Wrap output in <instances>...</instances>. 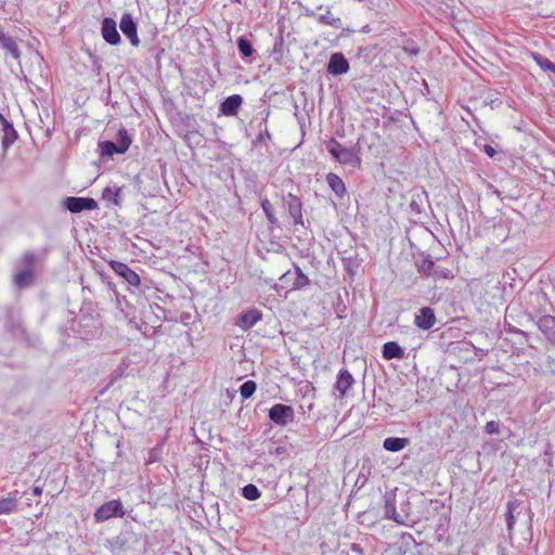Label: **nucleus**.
I'll return each mask as SVG.
<instances>
[{
  "label": "nucleus",
  "mask_w": 555,
  "mask_h": 555,
  "mask_svg": "<svg viewBox=\"0 0 555 555\" xmlns=\"http://www.w3.org/2000/svg\"><path fill=\"white\" fill-rule=\"evenodd\" d=\"M132 140L127 130L121 128L116 141H103L99 143L102 155L112 156L114 154H124L130 146Z\"/></svg>",
  "instance_id": "nucleus-1"
},
{
  "label": "nucleus",
  "mask_w": 555,
  "mask_h": 555,
  "mask_svg": "<svg viewBox=\"0 0 555 555\" xmlns=\"http://www.w3.org/2000/svg\"><path fill=\"white\" fill-rule=\"evenodd\" d=\"M281 288L285 289L286 293L301 289L310 284L309 278L302 272V270L295 266L294 271H286L280 278Z\"/></svg>",
  "instance_id": "nucleus-2"
},
{
  "label": "nucleus",
  "mask_w": 555,
  "mask_h": 555,
  "mask_svg": "<svg viewBox=\"0 0 555 555\" xmlns=\"http://www.w3.org/2000/svg\"><path fill=\"white\" fill-rule=\"evenodd\" d=\"M327 152L340 164L356 166L359 157L352 149L346 147L338 143L335 139H331L326 143Z\"/></svg>",
  "instance_id": "nucleus-3"
},
{
  "label": "nucleus",
  "mask_w": 555,
  "mask_h": 555,
  "mask_svg": "<svg viewBox=\"0 0 555 555\" xmlns=\"http://www.w3.org/2000/svg\"><path fill=\"white\" fill-rule=\"evenodd\" d=\"M125 509L119 500H112L102 504L94 513L98 522L108 520L112 517H122Z\"/></svg>",
  "instance_id": "nucleus-4"
},
{
  "label": "nucleus",
  "mask_w": 555,
  "mask_h": 555,
  "mask_svg": "<svg viewBox=\"0 0 555 555\" xmlns=\"http://www.w3.org/2000/svg\"><path fill=\"white\" fill-rule=\"evenodd\" d=\"M294 409L291 405L276 403L269 410V418L275 425L284 427L294 421Z\"/></svg>",
  "instance_id": "nucleus-5"
},
{
  "label": "nucleus",
  "mask_w": 555,
  "mask_h": 555,
  "mask_svg": "<svg viewBox=\"0 0 555 555\" xmlns=\"http://www.w3.org/2000/svg\"><path fill=\"white\" fill-rule=\"evenodd\" d=\"M63 206L73 214H79L83 210L96 209L98 203L91 197H65Z\"/></svg>",
  "instance_id": "nucleus-6"
},
{
  "label": "nucleus",
  "mask_w": 555,
  "mask_h": 555,
  "mask_svg": "<svg viewBox=\"0 0 555 555\" xmlns=\"http://www.w3.org/2000/svg\"><path fill=\"white\" fill-rule=\"evenodd\" d=\"M109 267L116 274L124 278L130 285H140L141 280L139 274L134 272L132 269H130L128 264L120 261L112 260L109 261Z\"/></svg>",
  "instance_id": "nucleus-7"
},
{
  "label": "nucleus",
  "mask_w": 555,
  "mask_h": 555,
  "mask_svg": "<svg viewBox=\"0 0 555 555\" xmlns=\"http://www.w3.org/2000/svg\"><path fill=\"white\" fill-rule=\"evenodd\" d=\"M120 30L130 40L133 47H138L140 39L137 33V25L130 13L122 14L119 23Z\"/></svg>",
  "instance_id": "nucleus-8"
},
{
  "label": "nucleus",
  "mask_w": 555,
  "mask_h": 555,
  "mask_svg": "<svg viewBox=\"0 0 555 555\" xmlns=\"http://www.w3.org/2000/svg\"><path fill=\"white\" fill-rule=\"evenodd\" d=\"M283 201L287 205L289 217L293 219V224L302 225L304 219H302L301 201L297 196L293 195L292 193H288V195L285 198H283Z\"/></svg>",
  "instance_id": "nucleus-9"
},
{
  "label": "nucleus",
  "mask_w": 555,
  "mask_h": 555,
  "mask_svg": "<svg viewBox=\"0 0 555 555\" xmlns=\"http://www.w3.org/2000/svg\"><path fill=\"white\" fill-rule=\"evenodd\" d=\"M349 70V63L343 53L337 52L331 55L327 63V72L333 76L344 75Z\"/></svg>",
  "instance_id": "nucleus-10"
},
{
  "label": "nucleus",
  "mask_w": 555,
  "mask_h": 555,
  "mask_svg": "<svg viewBox=\"0 0 555 555\" xmlns=\"http://www.w3.org/2000/svg\"><path fill=\"white\" fill-rule=\"evenodd\" d=\"M353 384L354 378L352 374L348 370L344 369L340 370L339 373L337 374L335 389L338 391L339 397L344 398L347 395L348 390L351 389Z\"/></svg>",
  "instance_id": "nucleus-11"
},
{
  "label": "nucleus",
  "mask_w": 555,
  "mask_h": 555,
  "mask_svg": "<svg viewBox=\"0 0 555 555\" xmlns=\"http://www.w3.org/2000/svg\"><path fill=\"white\" fill-rule=\"evenodd\" d=\"M102 36L109 44H117L120 41L119 33L117 31L116 22L111 17H105L102 22Z\"/></svg>",
  "instance_id": "nucleus-12"
},
{
  "label": "nucleus",
  "mask_w": 555,
  "mask_h": 555,
  "mask_svg": "<svg viewBox=\"0 0 555 555\" xmlns=\"http://www.w3.org/2000/svg\"><path fill=\"white\" fill-rule=\"evenodd\" d=\"M415 325L422 330H429L436 323V315L431 308H422L418 314L415 315Z\"/></svg>",
  "instance_id": "nucleus-13"
},
{
  "label": "nucleus",
  "mask_w": 555,
  "mask_h": 555,
  "mask_svg": "<svg viewBox=\"0 0 555 555\" xmlns=\"http://www.w3.org/2000/svg\"><path fill=\"white\" fill-rule=\"evenodd\" d=\"M242 103H243V99L241 95H238V94L230 95L220 104V108H219L220 113L225 116L236 115Z\"/></svg>",
  "instance_id": "nucleus-14"
},
{
  "label": "nucleus",
  "mask_w": 555,
  "mask_h": 555,
  "mask_svg": "<svg viewBox=\"0 0 555 555\" xmlns=\"http://www.w3.org/2000/svg\"><path fill=\"white\" fill-rule=\"evenodd\" d=\"M538 327L551 343L555 344V317L542 315L538 321Z\"/></svg>",
  "instance_id": "nucleus-15"
},
{
  "label": "nucleus",
  "mask_w": 555,
  "mask_h": 555,
  "mask_svg": "<svg viewBox=\"0 0 555 555\" xmlns=\"http://www.w3.org/2000/svg\"><path fill=\"white\" fill-rule=\"evenodd\" d=\"M383 358L386 360L403 359L405 353L402 347L397 341H388L383 346Z\"/></svg>",
  "instance_id": "nucleus-16"
},
{
  "label": "nucleus",
  "mask_w": 555,
  "mask_h": 555,
  "mask_svg": "<svg viewBox=\"0 0 555 555\" xmlns=\"http://www.w3.org/2000/svg\"><path fill=\"white\" fill-rule=\"evenodd\" d=\"M20 499L18 491L10 492L7 498L0 499V515L16 511Z\"/></svg>",
  "instance_id": "nucleus-17"
},
{
  "label": "nucleus",
  "mask_w": 555,
  "mask_h": 555,
  "mask_svg": "<svg viewBox=\"0 0 555 555\" xmlns=\"http://www.w3.org/2000/svg\"><path fill=\"white\" fill-rule=\"evenodd\" d=\"M0 46L2 49L7 50L13 59L20 60L21 53L14 39L7 36L3 28L0 26Z\"/></svg>",
  "instance_id": "nucleus-18"
},
{
  "label": "nucleus",
  "mask_w": 555,
  "mask_h": 555,
  "mask_svg": "<svg viewBox=\"0 0 555 555\" xmlns=\"http://www.w3.org/2000/svg\"><path fill=\"white\" fill-rule=\"evenodd\" d=\"M410 440L408 438L388 437L384 440V448L390 452H398L408 447Z\"/></svg>",
  "instance_id": "nucleus-19"
},
{
  "label": "nucleus",
  "mask_w": 555,
  "mask_h": 555,
  "mask_svg": "<svg viewBox=\"0 0 555 555\" xmlns=\"http://www.w3.org/2000/svg\"><path fill=\"white\" fill-rule=\"evenodd\" d=\"M34 281V272L30 268L17 272L13 276V283L18 288H24L33 284Z\"/></svg>",
  "instance_id": "nucleus-20"
},
{
  "label": "nucleus",
  "mask_w": 555,
  "mask_h": 555,
  "mask_svg": "<svg viewBox=\"0 0 555 555\" xmlns=\"http://www.w3.org/2000/svg\"><path fill=\"white\" fill-rule=\"evenodd\" d=\"M261 319V313L256 309H250L240 315V326L249 328Z\"/></svg>",
  "instance_id": "nucleus-21"
},
{
  "label": "nucleus",
  "mask_w": 555,
  "mask_h": 555,
  "mask_svg": "<svg viewBox=\"0 0 555 555\" xmlns=\"http://www.w3.org/2000/svg\"><path fill=\"white\" fill-rule=\"evenodd\" d=\"M17 139V132L14 129L11 122L2 126V146L3 149H8L11 146Z\"/></svg>",
  "instance_id": "nucleus-22"
},
{
  "label": "nucleus",
  "mask_w": 555,
  "mask_h": 555,
  "mask_svg": "<svg viewBox=\"0 0 555 555\" xmlns=\"http://www.w3.org/2000/svg\"><path fill=\"white\" fill-rule=\"evenodd\" d=\"M312 15L315 16L317 21L323 25L332 26L335 28L340 27V18L337 16H334L332 14L330 8H326L324 14H319V15L312 14Z\"/></svg>",
  "instance_id": "nucleus-23"
},
{
  "label": "nucleus",
  "mask_w": 555,
  "mask_h": 555,
  "mask_svg": "<svg viewBox=\"0 0 555 555\" xmlns=\"http://www.w3.org/2000/svg\"><path fill=\"white\" fill-rule=\"evenodd\" d=\"M327 183L336 195L343 196L346 192L345 183L339 176H326Z\"/></svg>",
  "instance_id": "nucleus-24"
},
{
  "label": "nucleus",
  "mask_w": 555,
  "mask_h": 555,
  "mask_svg": "<svg viewBox=\"0 0 555 555\" xmlns=\"http://www.w3.org/2000/svg\"><path fill=\"white\" fill-rule=\"evenodd\" d=\"M120 189L105 188L102 192V198L107 203L119 205Z\"/></svg>",
  "instance_id": "nucleus-25"
},
{
  "label": "nucleus",
  "mask_w": 555,
  "mask_h": 555,
  "mask_svg": "<svg viewBox=\"0 0 555 555\" xmlns=\"http://www.w3.org/2000/svg\"><path fill=\"white\" fill-rule=\"evenodd\" d=\"M237 49L244 57L251 56L254 53L253 44L249 40L244 37L237 39Z\"/></svg>",
  "instance_id": "nucleus-26"
},
{
  "label": "nucleus",
  "mask_w": 555,
  "mask_h": 555,
  "mask_svg": "<svg viewBox=\"0 0 555 555\" xmlns=\"http://www.w3.org/2000/svg\"><path fill=\"white\" fill-rule=\"evenodd\" d=\"M261 207L270 223L275 224L278 222V218L275 216L273 204L268 198L264 197L261 201Z\"/></svg>",
  "instance_id": "nucleus-27"
},
{
  "label": "nucleus",
  "mask_w": 555,
  "mask_h": 555,
  "mask_svg": "<svg viewBox=\"0 0 555 555\" xmlns=\"http://www.w3.org/2000/svg\"><path fill=\"white\" fill-rule=\"evenodd\" d=\"M256 389L257 384L254 380H247L241 385L240 395L244 400H246L255 393Z\"/></svg>",
  "instance_id": "nucleus-28"
},
{
  "label": "nucleus",
  "mask_w": 555,
  "mask_h": 555,
  "mask_svg": "<svg viewBox=\"0 0 555 555\" xmlns=\"http://www.w3.org/2000/svg\"><path fill=\"white\" fill-rule=\"evenodd\" d=\"M532 57L543 70H551L555 73V64H553L547 57L538 53H533Z\"/></svg>",
  "instance_id": "nucleus-29"
},
{
  "label": "nucleus",
  "mask_w": 555,
  "mask_h": 555,
  "mask_svg": "<svg viewBox=\"0 0 555 555\" xmlns=\"http://www.w3.org/2000/svg\"><path fill=\"white\" fill-rule=\"evenodd\" d=\"M261 495V492L255 485H247L243 488V496L247 500L254 501L259 499Z\"/></svg>",
  "instance_id": "nucleus-30"
},
{
  "label": "nucleus",
  "mask_w": 555,
  "mask_h": 555,
  "mask_svg": "<svg viewBox=\"0 0 555 555\" xmlns=\"http://www.w3.org/2000/svg\"><path fill=\"white\" fill-rule=\"evenodd\" d=\"M516 506H517L516 501H511L507 504L506 522H507V529L509 532L513 531L514 526H515L514 511H515Z\"/></svg>",
  "instance_id": "nucleus-31"
},
{
  "label": "nucleus",
  "mask_w": 555,
  "mask_h": 555,
  "mask_svg": "<svg viewBox=\"0 0 555 555\" xmlns=\"http://www.w3.org/2000/svg\"><path fill=\"white\" fill-rule=\"evenodd\" d=\"M433 268H434V261L431 259H424L418 266V271L424 272L427 275H429L431 273Z\"/></svg>",
  "instance_id": "nucleus-32"
},
{
  "label": "nucleus",
  "mask_w": 555,
  "mask_h": 555,
  "mask_svg": "<svg viewBox=\"0 0 555 555\" xmlns=\"http://www.w3.org/2000/svg\"><path fill=\"white\" fill-rule=\"evenodd\" d=\"M485 429L488 434H499L500 424L495 421H489L487 422Z\"/></svg>",
  "instance_id": "nucleus-33"
},
{
  "label": "nucleus",
  "mask_w": 555,
  "mask_h": 555,
  "mask_svg": "<svg viewBox=\"0 0 555 555\" xmlns=\"http://www.w3.org/2000/svg\"><path fill=\"white\" fill-rule=\"evenodd\" d=\"M34 261H35V257H34V255H33V254L27 253V254H25V255L23 256V262H24L27 267H29V268L33 266Z\"/></svg>",
  "instance_id": "nucleus-34"
},
{
  "label": "nucleus",
  "mask_w": 555,
  "mask_h": 555,
  "mask_svg": "<svg viewBox=\"0 0 555 555\" xmlns=\"http://www.w3.org/2000/svg\"><path fill=\"white\" fill-rule=\"evenodd\" d=\"M482 150L489 157H493L496 153L494 147L489 144H485Z\"/></svg>",
  "instance_id": "nucleus-35"
},
{
  "label": "nucleus",
  "mask_w": 555,
  "mask_h": 555,
  "mask_svg": "<svg viewBox=\"0 0 555 555\" xmlns=\"http://www.w3.org/2000/svg\"><path fill=\"white\" fill-rule=\"evenodd\" d=\"M33 493H34V495H36V496H40V495L42 494V488H41V487H39V486H35V487H33Z\"/></svg>",
  "instance_id": "nucleus-36"
},
{
  "label": "nucleus",
  "mask_w": 555,
  "mask_h": 555,
  "mask_svg": "<svg viewBox=\"0 0 555 555\" xmlns=\"http://www.w3.org/2000/svg\"><path fill=\"white\" fill-rule=\"evenodd\" d=\"M404 50L412 55H416L418 53L416 48H405Z\"/></svg>",
  "instance_id": "nucleus-37"
},
{
  "label": "nucleus",
  "mask_w": 555,
  "mask_h": 555,
  "mask_svg": "<svg viewBox=\"0 0 555 555\" xmlns=\"http://www.w3.org/2000/svg\"><path fill=\"white\" fill-rule=\"evenodd\" d=\"M10 121L0 113V124L1 126H4L9 124Z\"/></svg>",
  "instance_id": "nucleus-38"
}]
</instances>
